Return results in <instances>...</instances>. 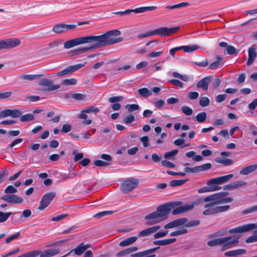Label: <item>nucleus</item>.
Here are the masks:
<instances>
[{
	"label": "nucleus",
	"instance_id": "obj_1",
	"mask_svg": "<svg viewBox=\"0 0 257 257\" xmlns=\"http://www.w3.org/2000/svg\"><path fill=\"white\" fill-rule=\"evenodd\" d=\"M120 34V31L115 29L107 31L100 35H92L96 39L95 40L88 43H91V45L89 47H81L75 49L74 50V54L80 55L86 53L91 49H99L121 42L123 40L122 37H116Z\"/></svg>",
	"mask_w": 257,
	"mask_h": 257
},
{
	"label": "nucleus",
	"instance_id": "obj_2",
	"mask_svg": "<svg viewBox=\"0 0 257 257\" xmlns=\"http://www.w3.org/2000/svg\"><path fill=\"white\" fill-rule=\"evenodd\" d=\"M227 194V192H221L205 197V198H211V200L208 202L211 201V202L205 205V210L202 214L206 216H211L227 211L230 207V205L217 206L218 204L231 202L233 201V198L231 197H225Z\"/></svg>",
	"mask_w": 257,
	"mask_h": 257
},
{
	"label": "nucleus",
	"instance_id": "obj_3",
	"mask_svg": "<svg viewBox=\"0 0 257 257\" xmlns=\"http://www.w3.org/2000/svg\"><path fill=\"white\" fill-rule=\"evenodd\" d=\"M171 211V206L164 203L158 206L155 211L146 215L145 219L147 220V223L149 225L157 223L167 219Z\"/></svg>",
	"mask_w": 257,
	"mask_h": 257
},
{
	"label": "nucleus",
	"instance_id": "obj_4",
	"mask_svg": "<svg viewBox=\"0 0 257 257\" xmlns=\"http://www.w3.org/2000/svg\"><path fill=\"white\" fill-rule=\"evenodd\" d=\"M233 176V174H229L210 179L207 182V185L209 186L202 187L198 189V192L199 193H204L220 190L221 187L218 186V185L227 182L231 179Z\"/></svg>",
	"mask_w": 257,
	"mask_h": 257
},
{
	"label": "nucleus",
	"instance_id": "obj_5",
	"mask_svg": "<svg viewBox=\"0 0 257 257\" xmlns=\"http://www.w3.org/2000/svg\"><path fill=\"white\" fill-rule=\"evenodd\" d=\"M238 243V238H232L230 236L215 238L208 241L207 243L209 246L221 245L222 251L236 246Z\"/></svg>",
	"mask_w": 257,
	"mask_h": 257
},
{
	"label": "nucleus",
	"instance_id": "obj_6",
	"mask_svg": "<svg viewBox=\"0 0 257 257\" xmlns=\"http://www.w3.org/2000/svg\"><path fill=\"white\" fill-rule=\"evenodd\" d=\"M180 30L179 27L168 28L166 27L159 28L155 30H150L144 34L138 35L139 38H144L154 35H157L161 37L169 36L176 33Z\"/></svg>",
	"mask_w": 257,
	"mask_h": 257
},
{
	"label": "nucleus",
	"instance_id": "obj_7",
	"mask_svg": "<svg viewBox=\"0 0 257 257\" xmlns=\"http://www.w3.org/2000/svg\"><path fill=\"white\" fill-rule=\"evenodd\" d=\"M211 198H199L191 204H185L175 208L172 212V214L174 215L182 214L192 210L195 205H197L202 202H206Z\"/></svg>",
	"mask_w": 257,
	"mask_h": 257
},
{
	"label": "nucleus",
	"instance_id": "obj_8",
	"mask_svg": "<svg viewBox=\"0 0 257 257\" xmlns=\"http://www.w3.org/2000/svg\"><path fill=\"white\" fill-rule=\"evenodd\" d=\"M95 39L92 35H90L71 39L64 42V47L65 49H70L77 45L86 44L89 42L93 41Z\"/></svg>",
	"mask_w": 257,
	"mask_h": 257
},
{
	"label": "nucleus",
	"instance_id": "obj_9",
	"mask_svg": "<svg viewBox=\"0 0 257 257\" xmlns=\"http://www.w3.org/2000/svg\"><path fill=\"white\" fill-rule=\"evenodd\" d=\"M139 184L137 179L131 178L123 181L120 186V189L122 192L127 193L136 189Z\"/></svg>",
	"mask_w": 257,
	"mask_h": 257
},
{
	"label": "nucleus",
	"instance_id": "obj_10",
	"mask_svg": "<svg viewBox=\"0 0 257 257\" xmlns=\"http://www.w3.org/2000/svg\"><path fill=\"white\" fill-rule=\"evenodd\" d=\"M20 44L21 41L19 39L10 38L0 40V50L12 49L19 46Z\"/></svg>",
	"mask_w": 257,
	"mask_h": 257
},
{
	"label": "nucleus",
	"instance_id": "obj_11",
	"mask_svg": "<svg viewBox=\"0 0 257 257\" xmlns=\"http://www.w3.org/2000/svg\"><path fill=\"white\" fill-rule=\"evenodd\" d=\"M255 228H257V222L255 223H248L230 229L228 230V232L231 234L244 233Z\"/></svg>",
	"mask_w": 257,
	"mask_h": 257
},
{
	"label": "nucleus",
	"instance_id": "obj_12",
	"mask_svg": "<svg viewBox=\"0 0 257 257\" xmlns=\"http://www.w3.org/2000/svg\"><path fill=\"white\" fill-rule=\"evenodd\" d=\"M56 193L53 192H50L44 195L41 200L38 209L43 210L46 208L55 197Z\"/></svg>",
	"mask_w": 257,
	"mask_h": 257
},
{
	"label": "nucleus",
	"instance_id": "obj_13",
	"mask_svg": "<svg viewBox=\"0 0 257 257\" xmlns=\"http://www.w3.org/2000/svg\"><path fill=\"white\" fill-rule=\"evenodd\" d=\"M77 25L74 24H65L63 23L55 25L52 31L57 34H62L67 31L75 29Z\"/></svg>",
	"mask_w": 257,
	"mask_h": 257
},
{
	"label": "nucleus",
	"instance_id": "obj_14",
	"mask_svg": "<svg viewBox=\"0 0 257 257\" xmlns=\"http://www.w3.org/2000/svg\"><path fill=\"white\" fill-rule=\"evenodd\" d=\"M211 164L210 163H208L193 168L185 167L184 168V171L189 173H198L201 171L209 170L210 169H211Z\"/></svg>",
	"mask_w": 257,
	"mask_h": 257
},
{
	"label": "nucleus",
	"instance_id": "obj_15",
	"mask_svg": "<svg viewBox=\"0 0 257 257\" xmlns=\"http://www.w3.org/2000/svg\"><path fill=\"white\" fill-rule=\"evenodd\" d=\"M40 84L44 86H47L48 87L46 90L48 91H52L59 89L60 87L59 84L54 85L53 80L46 78L41 79Z\"/></svg>",
	"mask_w": 257,
	"mask_h": 257
},
{
	"label": "nucleus",
	"instance_id": "obj_16",
	"mask_svg": "<svg viewBox=\"0 0 257 257\" xmlns=\"http://www.w3.org/2000/svg\"><path fill=\"white\" fill-rule=\"evenodd\" d=\"M1 199L11 204L21 203L23 201L21 197L14 194L4 195Z\"/></svg>",
	"mask_w": 257,
	"mask_h": 257
},
{
	"label": "nucleus",
	"instance_id": "obj_17",
	"mask_svg": "<svg viewBox=\"0 0 257 257\" xmlns=\"http://www.w3.org/2000/svg\"><path fill=\"white\" fill-rule=\"evenodd\" d=\"M188 221L186 218H181L171 221L164 226L166 229L172 228L184 225Z\"/></svg>",
	"mask_w": 257,
	"mask_h": 257
},
{
	"label": "nucleus",
	"instance_id": "obj_18",
	"mask_svg": "<svg viewBox=\"0 0 257 257\" xmlns=\"http://www.w3.org/2000/svg\"><path fill=\"white\" fill-rule=\"evenodd\" d=\"M210 81V76L205 77L197 82L196 87L199 88H201L203 91H207Z\"/></svg>",
	"mask_w": 257,
	"mask_h": 257
},
{
	"label": "nucleus",
	"instance_id": "obj_19",
	"mask_svg": "<svg viewBox=\"0 0 257 257\" xmlns=\"http://www.w3.org/2000/svg\"><path fill=\"white\" fill-rule=\"evenodd\" d=\"M248 58L247 61V65H251L253 62L255 57L257 56L256 53V46L255 45H252L248 49Z\"/></svg>",
	"mask_w": 257,
	"mask_h": 257
},
{
	"label": "nucleus",
	"instance_id": "obj_20",
	"mask_svg": "<svg viewBox=\"0 0 257 257\" xmlns=\"http://www.w3.org/2000/svg\"><path fill=\"white\" fill-rule=\"evenodd\" d=\"M34 251H39L40 257H51L53 256L60 252V249L59 248L50 249L41 252L40 250H35Z\"/></svg>",
	"mask_w": 257,
	"mask_h": 257
},
{
	"label": "nucleus",
	"instance_id": "obj_21",
	"mask_svg": "<svg viewBox=\"0 0 257 257\" xmlns=\"http://www.w3.org/2000/svg\"><path fill=\"white\" fill-rule=\"evenodd\" d=\"M160 227L159 225L154 226L142 230L139 233L138 236L141 237L149 235L157 231L160 228Z\"/></svg>",
	"mask_w": 257,
	"mask_h": 257
},
{
	"label": "nucleus",
	"instance_id": "obj_22",
	"mask_svg": "<svg viewBox=\"0 0 257 257\" xmlns=\"http://www.w3.org/2000/svg\"><path fill=\"white\" fill-rule=\"evenodd\" d=\"M257 169V164L251 165L242 168L239 172L240 174L247 175L255 171Z\"/></svg>",
	"mask_w": 257,
	"mask_h": 257
},
{
	"label": "nucleus",
	"instance_id": "obj_23",
	"mask_svg": "<svg viewBox=\"0 0 257 257\" xmlns=\"http://www.w3.org/2000/svg\"><path fill=\"white\" fill-rule=\"evenodd\" d=\"M245 252L246 250L244 249H237L226 251L224 252V255L226 256L233 257L236 256L237 255L243 254Z\"/></svg>",
	"mask_w": 257,
	"mask_h": 257
},
{
	"label": "nucleus",
	"instance_id": "obj_24",
	"mask_svg": "<svg viewBox=\"0 0 257 257\" xmlns=\"http://www.w3.org/2000/svg\"><path fill=\"white\" fill-rule=\"evenodd\" d=\"M137 239V236H131L120 241L119 245L120 246H127L134 243Z\"/></svg>",
	"mask_w": 257,
	"mask_h": 257
},
{
	"label": "nucleus",
	"instance_id": "obj_25",
	"mask_svg": "<svg viewBox=\"0 0 257 257\" xmlns=\"http://www.w3.org/2000/svg\"><path fill=\"white\" fill-rule=\"evenodd\" d=\"M215 161L219 164H221L224 166L231 165L233 164L234 162L232 160L228 158H216Z\"/></svg>",
	"mask_w": 257,
	"mask_h": 257
},
{
	"label": "nucleus",
	"instance_id": "obj_26",
	"mask_svg": "<svg viewBox=\"0 0 257 257\" xmlns=\"http://www.w3.org/2000/svg\"><path fill=\"white\" fill-rule=\"evenodd\" d=\"M155 251H156V250L154 247V248H150V249L146 250L133 253L131 254V256H132V257H143L144 256H145L147 254L151 253Z\"/></svg>",
	"mask_w": 257,
	"mask_h": 257
},
{
	"label": "nucleus",
	"instance_id": "obj_27",
	"mask_svg": "<svg viewBox=\"0 0 257 257\" xmlns=\"http://www.w3.org/2000/svg\"><path fill=\"white\" fill-rule=\"evenodd\" d=\"M181 50H183L184 52L191 53L198 49L199 47L197 45H189V46H181Z\"/></svg>",
	"mask_w": 257,
	"mask_h": 257
},
{
	"label": "nucleus",
	"instance_id": "obj_28",
	"mask_svg": "<svg viewBox=\"0 0 257 257\" xmlns=\"http://www.w3.org/2000/svg\"><path fill=\"white\" fill-rule=\"evenodd\" d=\"M189 179L173 180L170 182V185L172 187L181 186L186 183Z\"/></svg>",
	"mask_w": 257,
	"mask_h": 257
},
{
	"label": "nucleus",
	"instance_id": "obj_29",
	"mask_svg": "<svg viewBox=\"0 0 257 257\" xmlns=\"http://www.w3.org/2000/svg\"><path fill=\"white\" fill-rule=\"evenodd\" d=\"M43 76L42 74L34 75V74H25L21 76V78L24 80H33L37 79Z\"/></svg>",
	"mask_w": 257,
	"mask_h": 257
},
{
	"label": "nucleus",
	"instance_id": "obj_30",
	"mask_svg": "<svg viewBox=\"0 0 257 257\" xmlns=\"http://www.w3.org/2000/svg\"><path fill=\"white\" fill-rule=\"evenodd\" d=\"M207 117V114L205 112H202L199 113L196 116V117L194 118V120L197 121L199 122H204Z\"/></svg>",
	"mask_w": 257,
	"mask_h": 257
},
{
	"label": "nucleus",
	"instance_id": "obj_31",
	"mask_svg": "<svg viewBox=\"0 0 257 257\" xmlns=\"http://www.w3.org/2000/svg\"><path fill=\"white\" fill-rule=\"evenodd\" d=\"M35 116L33 114L27 113L23 115H21L20 120L22 122H26L34 120Z\"/></svg>",
	"mask_w": 257,
	"mask_h": 257
},
{
	"label": "nucleus",
	"instance_id": "obj_32",
	"mask_svg": "<svg viewBox=\"0 0 257 257\" xmlns=\"http://www.w3.org/2000/svg\"><path fill=\"white\" fill-rule=\"evenodd\" d=\"M71 251H74L75 254L78 255H81L84 252L83 243H81L77 245L75 248L71 250Z\"/></svg>",
	"mask_w": 257,
	"mask_h": 257
},
{
	"label": "nucleus",
	"instance_id": "obj_33",
	"mask_svg": "<svg viewBox=\"0 0 257 257\" xmlns=\"http://www.w3.org/2000/svg\"><path fill=\"white\" fill-rule=\"evenodd\" d=\"M139 94L142 97H148L152 94V92L147 88L144 87L138 90Z\"/></svg>",
	"mask_w": 257,
	"mask_h": 257
},
{
	"label": "nucleus",
	"instance_id": "obj_34",
	"mask_svg": "<svg viewBox=\"0 0 257 257\" xmlns=\"http://www.w3.org/2000/svg\"><path fill=\"white\" fill-rule=\"evenodd\" d=\"M257 212V204L246 208L241 211V214L246 215Z\"/></svg>",
	"mask_w": 257,
	"mask_h": 257
},
{
	"label": "nucleus",
	"instance_id": "obj_35",
	"mask_svg": "<svg viewBox=\"0 0 257 257\" xmlns=\"http://www.w3.org/2000/svg\"><path fill=\"white\" fill-rule=\"evenodd\" d=\"M189 5V3L183 2L180 4H176L172 6H168L166 7L167 10H171L177 8H180L181 7H186Z\"/></svg>",
	"mask_w": 257,
	"mask_h": 257
},
{
	"label": "nucleus",
	"instance_id": "obj_36",
	"mask_svg": "<svg viewBox=\"0 0 257 257\" xmlns=\"http://www.w3.org/2000/svg\"><path fill=\"white\" fill-rule=\"evenodd\" d=\"M222 59V58L220 57H217V60L210 64L209 66V68L212 70L217 69L220 65L221 61Z\"/></svg>",
	"mask_w": 257,
	"mask_h": 257
},
{
	"label": "nucleus",
	"instance_id": "obj_37",
	"mask_svg": "<svg viewBox=\"0 0 257 257\" xmlns=\"http://www.w3.org/2000/svg\"><path fill=\"white\" fill-rule=\"evenodd\" d=\"M99 109L95 106H90L83 110V112L94 113L97 114L99 112Z\"/></svg>",
	"mask_w": 257,
	"mask_h": 257
},
{
	"label": "nucleus",
	"instance_id": "obj_38",
	"mask_svg": "<svg viewBox=\"0 0 257 257\" xmlns=\"http://www.w3.org/2000/svg\"><path fill=\"white\" fill-rule=\"evenodd\" d=\"M113 213V211H103L99 212L93 215L94 218L99 219L103 216L111 215Z\"/></svg>",
	"mask_w": 257,
	"mask_h": 257
},
{
	"label": "nucleus",
	"instance_id": "obj_39",
	"mask_svg": "<svg viewBox=\"0 0 257 257\" xmlns=\"http://www.w3.org/2000/svg\"><path fill=\"white\" fill-rule=\"evenodd\" d=\"M77 82V80L75 78L65 79L62 80L61 84L63 85L68 86L75 85Z\"/></svg>",
	"mask_w": 257,
	"mask_h": 257
},
{
	"label": "nucleus",
	"instance_id": "obj_40",
	"mask_svg": "<svg viewBox=\"0 0 257 257\" xmlns=\"http://www.w3.org/2000/svg\"><path fill=\"white\" fill-rule=\"evenodd\" d=\"M12 214V212H3L0 211V223L4 222L9 218L10 216Z\"/></svg>",
	"mask_w": 257,
	"mask_h": 257
},
{
	"label": "nucleus",
	"instance_id": "obj_41",
	"mask_svg": "<svg viewBox=\"0 0 257 257\" xmlns=\"http://www.w3.org/2000/svg\"><path fill=\"white\" fill-rule=\"evenodd\" d=\"M181 111L184 114L188 116L191 115L193 113V110L192 108L186 105H183L182 106Z\"/></svg>",
	"mask_w": 257,
	"mask_h": 257
},
{
	"label": "nucleus",
	"instance_id": "obj_42",
	"mask_svg": "<svg viewBox=\"0 0 257 257\" xmlns=\"http://www.w3.org/2000/svg\"><path fill=\"white\" fill-rule=\"evenodd\" d=\"M125 108L128 110L129 112H133L139 110L140 107L137 104H127L125 105Z\"/></svg>",
	"mask_w": 257,
	"mask_h": 257
},
{
	"label": "nucleus",
	"instance_id": "obj_43",
	"mask_svg": "<svg viewBox=\"0 0 257 257\" xmlns=\"http://www.w3.org/2000/svg\"><path fill=\"white\" fill-rule=\"evenodd\" d=\"M210 103L209 99L207 97H200L199 104L202 107H205L209 105Z\"/></svg>",
	"mask_w": 257,
	"mask_h": 257
},
{
	"label": "nucleus",
	"instance_id": "obj_44",
	"mask_svg": "<svg viewBox=\"0 0 257 257\" xmlns=\"http://www.w3.org/2000/svg\"><path fill=\"white\" fill-rule=\"evenodd\" d=\"M135 119V116L132 114H130L124 117L123 122L125 124L131 123L134 122Z\"/></svg>",
	"mask_w": 257,
	"mask_h": 257
},
{
	"label": "nucleus",
	"instance_id": "obj_45",
	"mask_svg": "<svg viewBox=\"0 0 257 257\" xmlns=\"http://www.w3.org/2000/svg\"><path fill=\"white\" fill-rule=\"evenodd\" d=\"M20 235H21V233L20 232H17L15 234H13L12 235L9 236L8 238H7L5 239V242L6 243H9L11 241L17 239L18 237H20Z\"/></svg>",
	"mask_w": 257,
	"mask_h": 257
},
{
	"label": "nucleus",
	"instance_id": "obj_46",
	"mask_svg": "<svg viewBox=\"0 0 257 257\" xmlns=\"http://www.w3.org/2000/svg\"><path fill=\"white\" fill-rule=\"evenodd\" d=\"M17 189L12 185H9L7 187L5 190V193L8 195L9 194H12L17 192Z\"/></svg>",
	"mask_w": 257,
	"mask_h": 257
},
{
	"label": "nucleus",
	"instance_id": "obj_47",
	"mask_svg": "<svg viewBox=\"0 0 257 257\" xmlns=\"http://www.w3.org/2000/svg\"><path fill=\"white\" fill-rule=\"evenodd\" d=\"M161 164L163 166L168 168H174L176 167L175 164L167 160L162 161Z\"/></svg>",
	"mask_w": 257,
	"mask_h": 257
},
{
	"label": "nucleus",
	"instance_id": "obj_48",
	"mask_svg": "<svg viewBox=\"0 0 257 257\" xmlns=\"http://www.w3.org/2000/svg\"><path fill=\"white\" fill-rule=\"evenodd\" d=\"M22 115V111L19 109H11V117L13 118H18Z\"/></svg>",
	"mask_w": 257,
	"mask_h": 257
},
{
	"label": "nucleus",
	"instance_id": "obj_49",
	"mask_svg": "<svg viewBox=\"0 0 257 257\" xmlns=\"http://www.w3.org/2000/svg\"><path fill=\"white\" fill-rule=\"evenodd\" d=\"M12 95L11 91H0V99H5L10 97Z\"/></svg>",
	"mask_w": 257,
	"mask_h": 257
},
{
	"label": "nucleus",
	"instance_id": "obj_50",
	"mask_svg": "<svg viewBox=\"0 0 257 257\" xmlns=\"http://www.w3.org/2000/svg\"><path fill=\"white\" fill-rule=\"evenodd\" d=\"M226 52L227 54L229 55H233L234 54H237L238 51L236 50V49L233 46L228 45L227 48H226Z\"/></svg>",
	"mask_w": 257,
	"mask_h": 257
},
{
	"label": "nucleus",
	"instance_id": "obj_51",
	"mask_svg": "<svg viewBox=\"0 0 257 257\" xmlns=\"http://www.w3.org/2000/svg\"><path fill=\"white\" fill-rule=\"evenodd\" d=\"M11 116V109H8L0 112V118Z\"/></svg>",
	"mask_w": 257,
	"mask_h": 257
},
{
	"label": "nucleus",
	"instance_id": "obj_52",
	"mask_svg": "<svg viewBox=\"0 0 257 257\" xmlns=\"http://www.w3.org/2000/svg\"><path fill=\"white\" fill-rule=\"evenodd\" d=\"M71 125L69 123H65L62 125L61 131L62 133H67L71 130Z\"/></svg>",
	"mask_w": 257,
	"mask_h": 257
},
{
	"label": "nucleus",
	"instance_id": "obj_53",
	"mask_svg": "<svg viewBox=\"0 0 257 257\" xmlns=\"http://www.w3.org/2000/svg\"><path fill=\"white\" fill-rule=\"evenodd\" d=\"M194 63L198 66L203 67H206L208 64V60L206 58H204L201 61H196Z\"/></svg>",
	"mask_w": 257,
	"mask_h": 257
},
{
	"label": "nucleus",
	"instance_id": "obj_54",
	"mask_svg": "<svg viewBox=\"0 0 257 257\" xmlns=\"http://www.w3.org/2000/svg\"><path fill=\"white\" fill-rule=\"evenodd\" d=\"M123 99V97L122 96H112L108 99V101L110 103H115V102L121 101Z\"/></svg>",
	"mask_w": 257,
	"mask_h": 257
},
{
	"label": "nucleus",
	"instance_id": "obj_55",
	"mask_svg": "<svg viewBox=\"0 0 257 257\" xmlns=\"http://www.w3.org/2000/svg\"><path fill=\"white\" fill-rule=\"evenodd\" d=\"M94 164L96 166L102 167L108 166L110 164L107 162L97 160L94 162Z\"/></svg>",
	"mask_w": 257,
	"mask_h": 257
},
{
	"label": "nucleus",
	"instance_id": "obj_56",
	"mask_svg": "<svg viewBox=\"0 0 257 257\" xmlns=\"http://www.w3.org/2000/svg\"><path fill=\"white\" fill-rule=\"evenodd\" d=\"M68 216V214L67 213L62 214L61 215H59L52 217L51 220L52 221H60V220L64 219V218H65L66 217H67Z\"/></svg>",
	"mask_w": 257,
	"mask_h": 257
},
{
	"label": "nucleus",
	"instance_id": "obj_57",
	"mask_svg": "<svg viewBox=\"0 0 257 257\" xmlns=\"http://www.w3.org/2000/svg\"><path fill=\"white\" fill-rule=\"evenodd\" d=\"M72 98L76 100H82L85 98V95L82 93H74L71 95Z\"/></svg>",
	"mask_w": 257,
	"mask_h": 257
},
{
	"label": "nucleus",
	"instance_id": "obj_58",
	"mask_svg": "<svg viewBox=\"0 0 257 257\" xmlns=\"http://www.w3.org/2000/svg\"><path fill=\"white\" fill-rule=\"evenodd\" d=\"M227 98V95L225 94H219L215 97V101L218 103H220L224 101Z\"/></svg>",
	"mask_w": 257,
	"mask_h": 257
},
{
	"label": "nucleus",
	"instance_id": "obj_59",
	"mask_svg": "<svg viewBox=\"0 0 257 257\" xmlns=\"http://www.w3.org/2000/svg\"><path fill=\"white\" fill-rule=\"evenodd\" d=\"M178 152V150L176 149L170 152H168L165 153L164 155V158L166 159H169L170 158L172 157H173L175 155H176Z\"/></svg>",
	"mask_w": 257,
	"mask_h": 257
},
{
	"label": "nucleus",
	"instance_id": "obj_60",
	"mask_svg": "<svg viewBox=\"0 0 257 257\" xmlns=\"http://www.w3.org/2000/svg\"><path fill=\"white\" fill-rule=\"evenodd\" d=\"M132 12V9H128L124 11H118L113 13L115 15H120L122 16L123 15H128L131 14Z\"/></svg>",
	"mask_w": 257,
	"mask_h": 257
},
{
	"label": "nucleus",
	"instance_id": "obj_61",
	"mask_svg": "<svg viewBox=\"0 0 257 257\" xmlns=\"http://www.w3.org/2000/svg\"><path fill=\"white\" fill-rule=\"evenodd\" d=\"M168 233V231H159L157 233H156L154 235V237L155 238H159L161 237H163L165 236Z\"/></svg>",
	"mask_w": 257,
	"mask_h": 257
},
{
	"label": "nucleus",
	"instance_id": "obj_62",
	"mask_svg": "<svg viewBox=\"0 0 257 257\" xmlns=\"http://www.w3.org/2000/svg\"><path fill=\"white\" fill-rule=\"evenodd\" d=\"M84 66L83 64H78L73 66H69L71 73L76 71Z\"/></svg>",
	"mask_w": 257,
	"mask_h": 257
},
{
	"label": "nucleus",
	"instance_id": "obj_63",
	"mask_svg": "<svg viewBox=\"0 0 257 257\" xmlns=\"http://www.w3.org/2000/svg\"><path fill=\"white\" fill-rule=\"evenodd\" d=\"M257 106V98L254 99L251 103L248 105V108L249 110L252 111L255 109Z\"/></svg>",
	"mask_w": 257,
	"mask_h": 257
},
{
	"label": "nucleus",
	"instance_id": "obj_64",
	"mask_svg": "<svg viewBox=\"0 0 257 257\" xmlns=\"http://www.w3.org/2000/svg\"><path fill=\"white\" fill-rule=\"evenodd\" d=\"M257 241V234H254L251 235L248 238H247L245 240V242L246 243H252L254 242Z\"/></svg>",
	"mask_w": 257,
	"mask_h": 257
}]
</instances>
